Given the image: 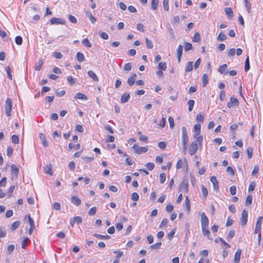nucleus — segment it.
<instances>
[{"mask_svg":"<svg viewBox=\"0 0 263 263\" xmlns=\"http://www.w3.org/2000/svg\"><path fill=\"white\" fill-rule=\"evenodd\" d=\"M12 106V100L11 98H7L5 102V114L7 116H10Z\"/></svg>","mask_w":263,"mask_h":263,"instance_id":"nucleus-1","label":"nucleus"},{"mask_svg":"<svg viewBox=\"0 0 263 263\" xmlns=\"http://www.w3.org/2000/svg\"><path fill=\"white\" fill-rule=\"evenodd\" d=\"M132 148L134 153L140 155L146 153L148 151V147L147 146L140 147L135 144L132 146Z\"/></svg>","mask_w":263,"mask_h":263,"instance_id":"nucleus-2","label":"nucleus"},{"mask_svg":"<svg viewBox=\"0 0 263 263\" xmlns=\"http://www.w3.org/2000/svg\"><path fill=\"white\" fill-rule=\"evenodd\" d=\"M209 219L206 216L204 212H202L201 214V228H208L209 225Z\"/></svg>","mask_w":263,"mask_h":263,"instance_id":"nucleus-3","label":"nucleus"},{"mask_svg":"<svg viewBox=\"0 0 263 263\" xmlns=\"http://www.w3.org/2000/svg\"><path fill=\"white\" fill-rule=\"evenodd\" d=\"M248 212L243 210L241 213V216L240 218V222L242 226H245L248 221Z\"/></svg>","mask_w":263,"mask_h":263,"instance_id":"nucleus-4","label":"nucleus"},{"mask_svg":"<svg viewBox=\"0 0 263 263\" xmlns=\"http://www.w3.org/2000/svg\"><path fill=\"white\" fill-rule=\"evenodd\" d=\"M198 149V145L196 141H193L189 147V153L191 155H193L196 153Z\"/></svg>","mask_w":263,"mask_h":263,"instance_id":"nucleus-5","label":"nucleus"},{"mask_svg":"<svg viewBox=\"0 0 263 263\" xmlns=\"http://www.w3.org/2000/svg\"><path fill=\"white\" fill-rule=\"evenodd\" d=\"M238 104V100L236 98L231 97L230 98V102H228L227 105L228 108H230L233 106H237Z\"/></svg>","mask_w":263,"mask_h":263,"instance_id":"nucleus-6","label":"nucleus"},{"mask_svg":"<svg viewBox=\"0 0 263 263\" xmlns=\"http://www.w3.org/2000/svg\"><path fill=\"white\" fill-rule=\"evenodd\" d=\"M182 130V144H186L189 141V137L187 135L186 130L185 127L183 126Z\"/></svg>","mask_w":263,"mask_h":263,"instance_id":"nucleus-7","label":"nucleus"},{"mask_svg":"<svg viewBox=\"0 0 263 263\" xmlns=\"http://www.w3.org/2000/svg\"><path fill=\"white\" fill-rule=\"evenodd\" d=\"M50 21L51 24L64 25L65 24V20L61 18L52 17L50 19Z\"/></svg>","mask_w":263,"mask_h":263,"instance_id":"nucleus-8","label":"nucleus"},{"mask_svg":"<svg viewBox=\"0 0 263 263\" xmlns=\"http://www.w3.org/2000/svg\"><path fill=\"white\" fill-rule=\"evenodd\" d=\"M179 191L181 192H188V184L186 182L182 181L179 185Z\"/></svg>","mask_w":263,"mask_h":263,"instance_id":"nucleus-9","label":"nucleus"},{"mask_svg":"<svg viewBox=\"0 0 263 263\" xmlns=\"http://www.w3.org/2000/svg\"><path fill=\"white\" fill-rule=\"evenodd\" d=\"M241 251L240 249H238L234 255V263H239L240 258Z\"/></svg>","mask_w":263,"mask_h":263,"instance_id":"nucleus-10","label":"nucleus"},{"mask_svg":"<svg viewBox=\"0 0 263 263\" xmlns=\"http://www.w3.org/2000/svg\"><path fill=\"white\" fill-rule=\"evenodd\" d=\"M182 51H183V47L181 45H179L177 49V59L178 62L180 63L181 60V58L182 54Z\"/></svg>","mask_w":263,"mask_h":263,"instance_id":"nucleus-11","label":"nucleus"},{"mask_svg":"<svg viewBox=\"0 0 263 263\" xmlns=\"http://www.w3.org/2000/svg\"><path fill=\"white\" fill-rule=\"evenodd\" d=\"M211 181L212 182V183L213 184L214 189L215 190H218L219 189L218 182L217 180L216 177L214 176H213L211 178Z\"/></svg>","mask_w":263,"mask_h":263,"instance_id":"nucleus-12","label":"nucleus"},{"mask_svg":"<svg viewBox=\"0 0 263 263\" xmlns=\"http://www.w3.org/2000/svg\"><path fill=\"white\" fill-rule=\"evenodd\" d=\"M82 222V218L79 216H76L73 219H71L70 223L71 226L73 227L75 223H80Z\"/></svg>","mask_w":263,"mask_h":263,"instance_id":"nucleus-13","label":"nucleus"},{"mask_svg":"<svg viewBox=\"0 0 263 263\" xmlns=\"http://www.w3.org/2000/svg\"><path fill=\"white\" fill-rule=\"evenodd\" d=\"M130 98V95L128 93H123L121 98V102L122 103H125L127 102Z\"/></svg>","mask_w":263,"mask_h":263,"instance_id":"nucleus-14","label":"nucleus"},{"mask_svg":"<svg viewBox=\"0 0 263 263\" xmlns=\"http://www.w3.org/2000/svg\"><path fill=\"white\" fill-rule=\"evenodd\" d=\"M71 202L77 206L80 205L81 201L77 196H72L71 199Z\"/></svg>","mask_w":263,"mask_h":263,"instance_id":"nucleus-15","label":"nucleus"},{"mask_svg":"<svg viewBox=\"0 0 263 263\" xmlns=\"http://www.w3.org/2000/svg\"><path fill=\"white\" fill-rule=\"evenodd\" d=\"M75 99H80L81 100H87V96L82 93L78 92L76 95L74 97Z\"/></svg>","mask_w":263,"mask_h":263,"instance_id":"nucleus-16","label":"nucleus"},{"mask_svg":"<svg viewBox=\"0 0 263 263\" xmlns=\"http://www.w3.org/2000/svg\"><path fill=\"white\" fill-rule=\"evenodd\" d=\"M87 73L88 76L92 78L94 81L98 82L99 81L98 77L93 71L89 70Z\"/></svg>","mask_w":263,"mask_h":263,"instance_id":"nucleus-17","label":"nucleus"},{"mask_svg":"<svg viewBox=\"0 0 263 263\" xmlns=\"http://www.w3.org/2000/svg\"><path fill=\"white\" fill-rule=\"evenodd\" d=\"M227 68H228L227 65L226 64H224L220 66V67L218 69V71L221 74H227L228 73V71H226Z\"/></svg>","mask_w":263,"mask_h":263,"instance_id":"nucleus-18","label":"nucleus"},{"mask_svg":"<svg viewBox=\"0 0 263 263\" xmlns=\"http://www.w3.org/2000/svg\"><path fill=\"white\" fill-rule=\"evenodd\" d=\"M114 253H117L116 259L114 260L113 263H119L120 257L123 255V251H115L114 252Z\"/></svg>","mask_w":263,"mask_h":263,"instance_id":"nucleus-19","label":"nucleus"},{"mask_svg":"<svg viewBox=\"0 0 263 263\" xmlns=\"http://www.w3.org/2000/svg\"><path fill=\"white\" fill-rule=\"evenodd\" d=\"M202 231L203 236H207L208 238L210 240L212 239V237L210 234V232L208 229V228H202Z\"/></svg>","mask_w":263,"mask_h":263,"instance_id":"nucleus-20","label":"nucleus"},{"mask_svg":"<svg viewBox=\"0 0 263 263\" xmlns=\"http://www.w3.org/2000/svg\"><path fill=\"white\" fill-rule=\"evenodd\" d=\"M40 138L41 140L42 141V143L43 145L45 147H47L48 146V144L46 139L45 136L43 134L41 133L40 134Z\"/></svg>","mask_w":263,"mask_h":263,"instance_id":"nucleus-21","label":"nucleus"},{"mask_svg":"<svg viewBox=\"0 0 263 263\" xmlns=\"http://www.w3.org/2000/svg\"><path fill=\"white\" fill-rule=\"evenodd\" d=\"M76 58L79 62H82L85 60V57L83 53L80 52H78L77 53Z\"/></svg>","mask_w":263,"mask_h":263,"instance_id":"nucleus-22","label":"nucleus"},{"mask_svg":"<svg viewBox=\"0 0 263 263\" xmlns=\"http://www.w3.org/2000/svg\"><path fill=\"white\" fill-rule=\"evenodd\" d=\"M224 12L229 18H231L233 16V12L230 8H226Z\"/></svg>","mask_w":263,"mask_h":263,"instance_id":"nucleus-23","label":"nucleus"},{"mask_svg":"<svg viewBox=\"0 0 263 263\" xmlns=\"http://www.w3.org/2000/svg\"><path fill=\"white\" fill-rule=\"evenodd\" d=\"M44 62L42 60H39L35 64L34 68L37 71H40L43 64Z\"/></svg>","mask_w":263,"mask_h":263,"instance_id":"nucleus-24","label":"nucleus"},{"mask_svg":"<svg viewBox=\"0 0 263 263\" xmlns=\"http://www.w3.org/2000/svg\"><path fill=\"white\" fill-rule=\"evenodd\" d=\"M208 82V75L204 73L202 77V84L203 87H205Z\"/></svg>","mask_w":263,"mask_h":263,"instance_id":"nucleus-25","label":"nucleus"},{"mask_svg":"<svg viewBox=\"0 0 263 263\" xmlns=\"http://www.w3.org/2000/svg\"><path fill=\"white\" fill-rule=\"evenodd\" d=\"M11 170L12 174L15 176H17L18 174V169L14 164H12L11 166Z\"/></svg>","mask_w":263,"mask_h":263,"instance_id":"nucleus-26","label":"nucleus"},{"mask_svg":"<svg viewBox=\"0 0 263 263\" xmlns=\"http://www.w3.org/2000/svg\"><path fill=\"white\" fill-rule=\"evenodd\" d=\"M87 15L88 16L90 21L92 23L94 24L96 21V18L93 16L92 14L90 11H87L86 12Z\"/></svg>","mask_w":263,"mask_h":263,"instance_id":"nucleus-27","label":"nucleus"},{"mask_svg":"<svg viewBox=\"0 0 263 263\" xmlns=\"http://www.w3.org/2000/svg\"><path fill=\"white\" fill-rule=\"evenodd\" d=\"M94 236H95L96 237L98 238V239H105V240H107V239H109L110 238V236L106 235H101V234H95L93 235Z\"/></svg>","mask_w":263,"mask_h":263,"instance_id":"nucleus-28","label":"nucleus"},{"mask_svg":"<svg viewBox=\"0 0 263 263\" xmlns=\"http://www.w3.org/2000/svg\"><path fill=\"white\" fill-rule=\"evenodd\" d=\"M250 68V62H249V56H247L246 61H245V71L246 72H247Z\"/></svg>","mask_w":263,"mask_h":263,"instance_id":"nucleus-29","label":"nucleus"},{"mask_svg":"<svg viewBox=\"0 0 263 263\" xmlns=\"http://www.w3.org/2000/svg\"><path fill=\"white\" fill-rule=\"evenodd\" d=\"M217 39L219 41H223L227 39V36L223 32H220L218 34Z\"/></svg>","mask_w":263,"mask_h":263,"instance_id":"nucleus-30","label":"nucleus"},{"mask_svg":"<svg viewBox=\"0 0 263 263\" xmlns=\"http://www.w3.org/2000/svg\"><path fill=\"white\" fill-rule=\"evenodd\" d=\"M245 3H246L245 7H246V8L249 14H252L251 4L249 2H248V0H245Z\"/></svg>","mask_w":263,"mask_h":263,"instance_id":"nucleus-31","label":"nucleus"},{"mask_svg":"<svg viewBox=\"0 0 263 263\" xmlns=\"http://www.w3.org/2000/svg\"><path fill=\"white\" fill-rule=\"evenodd\" d=\"M193 69V62H188L185 68V72H190Z\"/></svg>","mask_w":263,"mask_h":263,"instance_id":"nucleus-32","label":"nucleus"},{"mask_svg":"<svg viewBox=\"0 0 263 263\" xmlns=\"http://www.w3.org/2000/svg\"><path fill=\"white\" fill-rule=\"evenodd\" d=\"M161 245V242H159L150 246V248L153 250H157L160 248Z\"/></svg>","mask_w":263,"mask_h":263,"instance_id":"nucleus-33","label":"nucleus"},{"mask_svg":"<svg viewBox=\"0 0 263 263\" xmlns=\"http://www.w3.org/2000/svg\"><path fill=\"white\" fill-rule=\"evenodd\" d=\"M252 196L251 195H248L247 197L246 200V205L248 206L252 204Z\"/></svg>","mask_w":263,"mask_h":263,"instance_id":"nucleus-34","label":"nucleus"},{"mask_svg":"<svg viewBox=\"0 0 263 263\" xmlns=\"http://www.w3.org/2000/svg\"><path fill=\"white\" fill-rule=\"evenodd\" d=\"M196 120L199 122H203L204 121V116L201 113H199L196 115Z\"/></svg>","mask_w":263,"mask_h":263,"instance_id":"nucleus-35","label":"nucleus"},{"mask_svg":"<svg viewBox=\"0 0 263 263\" xmlns=\"http://www.w3.org/2000/svg\"><path fill=\"white\" fill-rule=\"evenodd\" d=\"M30 242V240L29 238L26 237L23 241L22 243V248L23 249H26V243H29Z\"/></svg>","mask_w":263,"mask_h":263,"instance_id":"nucleus-36","label":"nucleus"},{"mask_svg":"<svg viewBox=\"0 0 263 263\" xmlns=\"http://www.w3.org/2000/svg\"><path fill=\"white\" fill-rule=\"evenodd\" d=\"M20 224V222L18 221H15L14 222H13L11 226V230L12 231L15 230L17 227H18Z\"/></svg>","mask_w":263,"mask_h":263,"instance_id":"nucleus-37","label":"nucleus"},{"mask_svg":"<svg viewBox=\"0 0 263 263\" xmlns=\"http://www.w3.org/2000/svg\"><path fill=\"white\" fill-rule=\"evenodd\" d=\"M158 4V0H152V4H151L152 9L153 10H156L157 8Z\"/></svg>","mask_w":263,"mask_h":263,"instance_id":"nucleus-38","label":"nucleus"},{"mask_svg":"<svg viewBox=\"0 0 263 263\" xmlns=\"http://www.w3.org/2000/svg\"><path fill=\"white\" fill-rule=\"evenodd\" d=\"M185 207L186 208V210L188 211V212H190V200L189 199V198L187 196L185 198Z\"/></svg>","mask_w":263,"mask_h":263,"instance_id":"nucleus-39","label":"nucleus"},{"mask_svg":"<svg viewBox=\"0 0 263 263\" xmlns=\"http://www.w3.org/2000/svg\"><path fill=\"white\" fill-rule=\"evenodd\" d=\"M189 104V111H191L193 110L195 102L193 100H190L187 102Z\"/></svg>","mask_w":263,"mask_h":263,"instance_id":"nucleus-40","label":"nucleus"},{"mask_svg":"<svg viewBox=\"0 0 263 263\" xmlns=\"http://www.w3.org/2000/svg\"><path fill=\"white\" fill-rule=\"evenodd\" d=\"M146 46L148 49H152L153 47L152 42L148 39L147 37L145 39Z\"/></svg>","mask_w":263,"mask_h":263,"instance_id":"nucleus-41","label":"nucleus"},{"mask_svg":"<svg viewBox=\"0 0 263 263\" xmlns=\"http://www.w3.org/2000/svg\"><path fill=\"white\" fill-rule=\"evenodd\" d=\"M200 40V35L199 33L196 32L194 34L193 41L194 42H198Z\"/></svg>","mask_w":263,"mask_h":263,"instance_id":"nucleus-42","label":"nucleus"},{"mask_svg":"<svg viewBox=\"0 0 263 263\" xmlns=\"http://www.w3.org/2000/svg\"><path fill=\"white\" fill-rule=\"evenodd\" d=\"M82 44L88 47H91V44L89 42V40L87 38H85L82 41Z\"/></svg>","mask_w":263,"mask_h":263,"instance_id":"nucleus-43","label":"nucleus"},{"mask_svg":"<svg viewBox=\"0 0 263 263\" xmlns=\"http://www.w3.org/2000/svg\"><path fill=\"white\" fill-rule=\"evenodd\" d=\"M158 69L165 70L166 69V65L164 62H160L158 64Z\"/></svg>","mask_w":263,"mask_h":263,"instance_id":"nucleus-44","label":"nucleus"},{"mask_svg":"<svg viewBox=\"0 0 263 263\" xmlns=\"http://www.w3.org/2000/svg\"><path fill=\"white\" fill-rule=\"evenodd\" d=\"M97 208L95 206L92 207L88 211V214L90 216H93L96 213Z\"/></svg>","mask_w":263,"mask_h":263,"instance_id":"nucleus-45","label":"nucleus"},{"mask_svg":"<svg viewBox=\"0 0 263 263\" xmlns=\"http://www.w3.org/2000/svg\"><path fill=\"white\" fill-rule=\"evenodd\" d=\"M166 180V175L164 173H162L160 174V182L163 183Z\"/></svg>","mask_w":263,"mask_h":263,"instance_id":"nucleus-46","label":"nucleus"},{"mask_svg":"<svg viewBox=\"0 0 263 263\" xmlns=\"http://www.w3.org/2000/svg\"><path fill=\"white\" fill-rule=\"evenodd\" d=\"M5 70L7 72V74L8 75V77L9 78V79L10 80H12V76L11 73V71H10V68L9 66H7L5 67Z\"/></svg>","mask_w":263,"mask_h":263,"instance_id":"nucleus-47","label":"nucleus"},{"mask_svg":"<svg viewBox=\"0 0 263 263\" xmlns=\"http://www.w3.org/2000/svg\"><path fill=\"white\" fill-rule=\"evenodd\" d=\"M15 41L16 44L21 45L22 44V37L21 36H17L15 39Z\"/></svg>","mask_w":263,"mask_h":263,"instance_id":"nucleus-48","label":"nucleus"},{"mask_svg":"<svg viewBox=\"0 0 263 263\" xmlns=\"http://www.w3.org/2000/svg\"><path fill=\"white\" fill-rule=\"evenodd\" d=\"M11 140L13 143L17 144L19 142V139L18 136L15 135L12 136Z\"/></svg>","mask_w":263,"mask_h":263,"instance_id":"nucleus-49","label":"nucleus"},{"mask_svg":"<svg viewBox=\"0 0 263 263\" xmlns=\"http://www.w3.org/2000/svg\"><path fill=\"white\" fill-rule=\"evenodd\" d=\"M168 2L169 0H163V8L166 11H168L169 10Z\"/></svg>","mask_w":263,"mask_h":263,"instance_id":"nucleus-50","label":"nucleus"},{"mask_svg":"<svg viewBox=\"0 0 263 263\" xmlns=\"http://www.w3.org/2000/svg\"><path fill=\"white\" fill-rule=\"evenodd\" d=\"M132 65L131 63L126 64L124 66V70L125 71H130L132 69Z\"/></svg>","mask_w":263,"mask_h":263,"instance_id":"nucleus-51","label":"nucleus"},{"mask_svg":"<svg viewBox=\"0 0 263 263\" xmlns=\"http://www.w3.org/2000/svg\"><path fill=\"white\" fill-rule=\"evenodd\" d=\"M14 189H15L14 185H12L9 187L8 192L9 198L11 197L12 196V193H13Z\"/></svg>","mask_w":263,"mask_h":263,"instance_id":"nucleus-52","label":"nucleus"},{"mask_svg":"<svg viewBox=\"0 0 263 263\" xmlns=\"http://www.w3.org/2000/svg\"><path fill=\"white\" fill-rule=\"evenodd\" d=\"M67 82L70 84L71 85L74 84L76 83L75 80L71 76H68L67 78Z\"/></svg>","mask_w":263,"mask_h":263,"instance_id":"nucleus-53","label":"nucleus"},{"mask_svg":"<svg viewBox=\"0 0 263 263\" xmlns=\"http://www.w3.org/2000/svg\"><path fill=\"white\" fill-rule=\"evenodd\" d=\"M192 45L191 43H188V42L185 43L184 49H185V51H187L192 49Z\"/></svg>","mask_w":263,"mask_h":263,"instance_id":"nucleus-54","label":"nucleus"},{"mask_svg":"<svg viewBox=\"0 0 263 263\" xmlns=\"http://www.w3.org/2000/svg\"><path fill=\"white\" fill-rule=\"evenodd\" d=\"M146 166L148 170L152 171L155 167V164L152 162H148L146 164Z\"/></svg>","mask_w":263,"mask_h":263,"instance_id":"nucleus-55","label":"nucleus"},{"mask_svg":"<svg viewBox=\"0 0 263 263\" xmlns=\"http://www.w3.org/2000/svg\"><path fill=\"white\" fill-rule=\"evenodd\" d=\"M13 149L11 146H9L7 149V156L9 157L12 156Z\"/></svg>","mask_w":263,"mask_h":263,"instance_id":"nucleus-56","label":"nucleus"},{"mask_svg":"<svg viewBox=\"0 0 263 263\" xmlns=\"http://www.w3.org/2000/svg\"><path fill=\"white\" fill-rule=\"evenodd\" d=\"M247 154H248V157L250 159L252 157L253 155V149L251 147H249L247 149Z\"/></svg>","mask_w":263,"mask_h":263,"instance_id":"nucleus-57","label":"nucleus"},{"mask_svg":"<svg viewBox=\"0 0 263 263\" xmlns=\"http://www.w3.org/2000/svg\"><path fill=\"white\" fill-rule=\"evenodd\" d=\"M255 187V182L253 181V182H250V183L249 184V189H248V191L252 192V191H254Z\"/></svg>","mask_w":263,"mask_h":263,"instance_id":"nucleus-58","label":"nucleus"},{"mask_svg":"<svg viewBox=\"0 0 263 263\" xmlns=\"http://www.w3.org/2000/svg\"><path fill=\"white\" fill-rule=\"evenodd\" d=\"M68 19L69 21L72 23L76 24L77 22V18L72 15H69L68 16Z\"/></svg>","mask_w":263,"mask_h":263,"instance_id":"nucleus-59","label":"nucleus"},{"mask_svg":"<svg viewBox=\"0 0 263 263\" xmlns=\"http://www.w3.org/2000/svg\"><path fill=\"white\" fill-rule=\"evenodd\" d=\"M14 246L13 245H10L8 246L7 247V251L9 253V254H11L12 252L14 251Z\"/></svg>","mask_w":263,"mask_h":263,"instance_id":"nucleus-60","label":"nucleus"},{"mask_svg":"<svg viewBox=\"0 0 263 263\" xmlns=\"http://www.w3.org/2000/svg\"><path fill=\"white\" fill-rule=\"evenodd\" d=\"M131 198L134 201H138L139 198V197L137 193L134 192L132 194Z\"/></svg>","mask_w":263,"mask_h":263,"instance_id":"nucleus-61","label":"nucleus"},{"mask_svg":"<svg viewBox=\"0 0 263 263\" xmlns=\"http://www.w3.org/2000/svg\"><path fill=\"white\" fill-rule=\"evenodd\" d=\"M195 131L196 133H200L201 130V125L200 124H196L194 125Z\"/></svg>","mask_w":263,"mask_h":263,"instance_id":"nucleus-62","label":"nucleus"},{"mask_svg":"<svg viewBox=\"0 0 263 263\" xmlns=\"http://www.w3.org/2000/svg\"><path fill=\"white\" fill-rule=\"evenodd\" d=\"M168 222L167 219L164 218L162 221L161 222L160 224L159 225V228H162V227L166 226L167 223Z\"/></svg>","mask_w":263,"mask_h":263,"instance_id":"nucleus-63","label":"nucleus"},{"mask_svg":"<svg viewBox=\"0 0 263 263\" xmlns=\"http://www.w3.org/2000/svg\"><path fill=\"white\" fill-rule=\"evenodd\" d=\"M226 171L228 173H229L231 176H233L234 175V171L233 169V168L231 166H228Z\"/></svg>","mask_w":263,"mask_h":263,"instance_id":"nucleus-64","label":"nucleus"}]
</instances>
